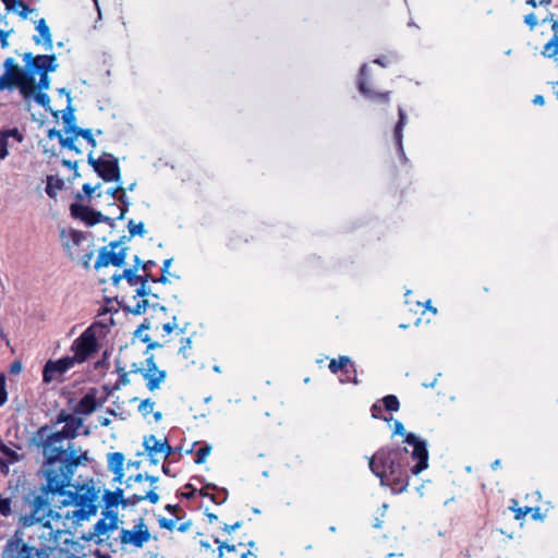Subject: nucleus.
<instances>
[{
  "label": "nucleus",
  "instance_id": "f257e3e1",
  "mask_svg": "<svg viewBox=\"0 0 558 558\" xmlns=\"http://www.w3.org/2000/svg\"><path fill=\"white\" fill-rule=\"evenodd\" d=\"M75 437V430L63 426L61 430L50 432L48 426L37 429V447H41L44 463L43 475L46 483L43 492L48 496L65 494V488L71 485L76 468L88 461L87 452H81L71 442Z\"/></svg>",
  "mask_w": 558,
  "mask_h": 558
},
{
  "label": "nucleus",
  "instance_id": "f03ea898",
  "mask_svg": "<svg viewBox=\"0 0 558 558\" xmlns=\"http://www.w3.org/2000/svg\"><path fill=\"white\" fill-rule=\"evenodd\" d=\"M66 514L63 515L47 509L41 496H37V558H62L59 549L60 538L66 535Z\"/></svg>",
  "mask_w": 558,
  "mask_h": 558
},
{
  "label": "nucleus",
  "instance_id": "7ed1b4c3",
  "mask_svg": "<svg viewBox=\"0 0 558 558\" xmlns=\"http://www.w3.org/2000/svg\"><path fill=\"white\" fill-rule=\"evenodd\" d=\"M407 454V448H383L368 462L372 472L380 478V484L390 485L395 493H402L409 486V474L402 462Z\"/></svg>",
  "mask_w": 558,
  "mask_h": 558
},
{
  "label": "nucleus",
  "instance_id": "20e7f679",
  "mask_svg": "<svg viewBox=\"0 0 558 558\" xmlns=\"http://www.w3.org/2000/svg\"><path fill=\"white\" fill-rule=\"evenodd\" d=\"M22 57L23 66L14 58L4 60V72L0 75V92L16 89L24 100L29 102L35 96V56L33 52H25Z\"/></svg>",
  "mask_w": 558,
  "mask_h": 558
},
{
  "label": "nucleus",
  "instance_id": "39448f33",
  "mask_svg": "<svg viewBox=\"0 0 558 558\" xmlns=\"http://www.w3.org/2000/svg\"><path fill=\"white\" fill-rule=\"evenodd\" d=\"M393 435L404 436V442L413 447L411 457L416 463L411 468V473L418 475L428 466V450L426 441L420 439L413 433H407L403 424L396 420L393 423Z\"/></svg>",
  "mask_w": 558,
  "mask_h": 558
},
{
  "label": "nucleus",
  "instance_id": "423d86ee",
  "mask_svg": "<svg viewBox=\"0 0 558 558\" xmlns=\"http://www.w3.org/2000/svg\"><path fill=\"white\" fill-rule=\"evenodd\" d=\"M99 489H96L93 485H82L75 495V504L77 507H80L78 511H74L73 514H70V511H66V513H61L63 518L68 514L69 518L65 519V523L69 519L72 517H77L78 519H85L90 514H96L98 509V499H99ZM56 513L57 512L54 511Z\"/></svg>",
  "mask_w": 558,
  "mask_h": 558
},
{
  "label": "nucleus",
  "instance_id": "0eeeda50",
  "mask_svg": "<svg viewBox=\"0 0 558 558\" xmlns=\"http://www.w3.org/2000/svg\"><path fill=\"white\" fill-rule=\"evenodd\" d=\"M157 487L141 493H132L128 498L123 497V489L117 488L114 492L105 490L104 501L107 509L117 508L122 506H135L141 501L148 500L150 504L156 505L159 501V495L156 493Z\"/></svg>",
  "mask_w": 558,
  "mask_h": 558
},
{
  "label": "nucleus",
  "instance_id": "6e6552de",
  "mask_svg": "<svg viewBox=\"0 0 558 558\" xmlns=\"http://www.w3.org/2000/svg\"><path fill=\"white\" fill-rule=\"evenodd\" d=\"M126 236H122L119 241H112L108 245L102 246L99 250L98 257L95 262V269H100L102 267H107L109 265H113L117 267H121L125 263L128 247L121 246L123 240Z\"/></svg>",
  "mask_w": 558,
  "mask_h": 558
},
{
  "label": "nucleus",
  "instance_id": "1a4fd4ad",
  "mask_svg": "<svg viewBox=\"0 0 558 558\" xmlns=\"http://www.w3.org/2000/svg\"><path fill=\"white\" fill-rule=\"evenodd\" d=\"M73 356L75 363H82L86 361L97 350V339L95 331L89 327L87 328L72 344Z\"/></svg>",
  "mask_w": 558,
  "mask_h": 558
},
{
  "label": "nucleus",
  "instance_id": "9d476101",
  "mask_svg": "<svg viewBox=\"0 0 558 558\" xmlns=\"http://www.w3.org/2000/svg\"><path fill=\"white\" fill-rule=\"evenodd\" d=\"M24 531L17 529L11 536L2 551L1 558H35L34 547L24 541Z\"/></svg>",
  "mask_w": 558,
  "mask_h": 558
},
{
  "label": "nucleus",
  "instance_id": "9b49d317",
  "mask_svg": "<svg viewBox=\"0 0 558 558\" xmlns=\"http://www.w3.org/2000/svg\"><path fill=\"white\" fill-rule=\"evenodd\" d=\"M74 366V359L64 356L57 361L49 360L43 369V381L50 384L52 381H62L63 375Z\"/></svg>",
  "mask_w": 558,
  "mask_h": 558
},
{
  "label": "nucleus",
  "instance_id": "f8f14e48",
  "mask_svg": "<svg viewBox=\"0 0 558 558\" xmlns=\"http://www.w3.org/2000/svg\"><path fill=\"white\" fill-rule=\"evenodd\" d=\"M61 238L63 240V246L65 247L68 255L73 260H75L76 257H80L81 253L84 252L85 243H92L88 241L84 232L77 230H71L69 232L63 230L61 232Z\"/></svg>",
  "mask_w": 558,
  "mask_h": 558
},
{
  "label": "nucleus",
  "instance_id": "ddd939ff",
  "mask_svg": "<svg viewBox=\"0 0 558 558\" xmlns=\"http://www.w3.org/2000/svg\"><path fill=\"white\" fill-rule=\"evenodd\" d=\"M14 508L20 512L27 508L29 509L28 513L20 515L19 522L23 529L35 524V494L33 492L24 494L21 498H16L14 501Z\"/></svg>",
  "mask_w": 558,
  "mask_h": 558
},
{
  "label": "nucleus",
  "instance_id": "4468645a",
  "mask_svg": "<svg viewBox=\"0 0 558 558\" xmlns=\"http://www.w3.org/2000/svg\"><path fill=\"white\" fill-rule=\"evenodd\" d=\"M121 543L130 544L135 547H142L150 538L149 531L143 520L140 521L132 530L121 531Z\"/></svg>",
  "mask_w": 558,
  "mask_h": 558
},
{
  "label": "nucleus",
  "instance_id": "2eb2a0df",
  "mask_svg": "<svg viewBox=\"0 0 558 558\" xmlns=\"http://www.w3.org/2000/svg\"><path fill=\"white\" fill-rule=\"evenodd\" d=\"M70 210L73 217L80 218L89 226H94L99 222L109 220V218L104 216L100 211H96L87 206L77 203L72 204Z\"/></svg>",
  "mask_w": 558,
  "mask_h": 558
},
{
  "label": "nucleus",
  "instance_id": "dca6fc26",
  "mask_svg": "<svg viewBox=\"0 0 558 558\" xmlns=\"http://www.w3.org/2000/svg\"><path fill=\"white\" fill-rule=\"evenodd\" d=\"M102 165L98 170V175L106 182H120L121 171L118 163V159L114 158L111 154H104Z\"/></svg>",
  "mask_w": 558,
  "mask_h": 558
},
{
  "label": "nucleus",
  "instance_id": "f3484780",
  "mask_svg": "<svg viewBox=\"0 0 558 558\" xmlns=\"http://www.w3.org/2000/svg\"><path fill=\"white\" fill-rule=\"evenodd\" d=\"M144 448L148 456L161 454L167 459L172 453V447L168 444L167 438L158 439L155 435L144 438Z\"/></svg>",
  "mask_w": 558,
  "mask_h": 558
},
{
  "label": "nucleus",
  "instance_id": "a211bd4d",
  "mask_svg": "<svg viewBox=\"0 0 558 558\" xmlns=\"http://www.w3.org/2000/svg\"><path fill=\"white\" fill-rule=\"evenodd\" d=\"M69 526L66 525V535L60 538L59 549L63 553L62 558H84V548L78 542L70 541Z\"/></svg>",
  "mask_w": 558,
  "mask_h": 558
},
{
  "label": "nucleus",
  "instance_id": "6ab92c4d",
  "mask_svg": "<svg viewBox=\"0 0 558 558\" xmlns=\"http://www.w3.org/2000/svg\"><path fill=\"white\" fill-rule=\"evenodd\" d=\"M124 454L122 452H112L108 456V468L114 474V481L121 482L124 472Z\"/></svg>",
  "mask_w": 558,
  "mask_h": 558
},
{
  "label": "nucleus",
  "instance_id": "aec40b11",
  "mask_svg": "<svg viewBox=\"0 0 558 558\" xmlns=\"http://www.w3.org/2000/svg\"><path fill=\"white\" fill-rule=\"evenodd\" d=\"M367 72V65L363 64L360 70V78H359V89L360 92L367 98H378L384 101H388L389 93H374L367 86L365 82V76Z\"/></svg>",
  "mask_w": 558,
  "mask_h": 558
},
{
  "label": "nucleus",
  "instance_id": "412c9836",
  "mask_svg": "<svg viewBox=\"0 0 558 558\" xmlns=\"http://www.w3.org/2000/svg\"><path fill=\"white\" fill-rule=\"evenodd\" d=\"M13 137L16 140V142L23 141V135L17 129L7 130V131H0V159H5L9 155L8 151V138Z\"/></svg>",
  "mask_w": 558,
  "mask_h": 558
},
{
  "label": "nucleus",
  "instance_id": "4be33fe9",
  "mask_svg": "<svg viewBox=\"0 0 558 558\" xmlns=\"http://www.w3.org/2000/svg\"><path fill=\"white\" fill-rule=\"evenodd\" d=\"M117 526H118L117 514L111 515L109 518V520L101 519L94 526L95 535H97L99 538H101L102 536H108V533L110 531L116 530Z\"/></svg>",
  "mask_w": 558,
  "mask_h": 558
},
{
  "label": "nucleus",
  "instance_id": "5701e85b",
  "mask_svg": "<svg viewBox=\"0 0 558 558\" xmlns=\"http://www.w3.org/2000/svg\"><path fill=\"white\" fill-rule=\"evenodd\" d=\"M58 69L56 54H37V72H54Z\"/></svg>",
  "mask_w": 558,
  "mask_h": 558
},
{
  "label": "nucleus",
  "instance_id": "b1692460",
  "mask_svg": "<svg viewBox=\"0 0 558 558\" xmlns=\"http://www.w3.org/2000/svg\"><path fill=\"white\" fill-rule=\"evenodd\" d=\"M398 113H399V121L395 128L393 137H395L396 144L398 146L400 156L405 159L403 145H402V130L407 123V114L402 108H399Z\"/></svg>",
  "mask_w": 558,
  "mask_h": 558
},
{
  "label": "nucleus",
  "instance_id": "393cba45",
  "mask_svg": "<svg viewBox=\"0 0 558 558\" xmlns=\"http://www.w3.org/2000/svg\"><path fill=\"white\" fill-rule=\"evenodd\" d=\"M143 377L146 380L148 390L154 391L160 387L162 381H165L166 372L155 367L153 372H149V375H143Z\"/></svg>",
  "mask_w": 558,
  "mask_h": 558
},
{
  "label": "nucleus",
  "instance_id": "a878e982",
  "mask_svg": "<svg viewBox=\"0 0 558 558\" xmlns=\"http://www.w3.org/2000/svg\"><path fill=\"white\" fill-rule=\"evenodd\" d=\"M158 480L159 478L154 475L136 474V475H132V476L128 477V480L125 481V487H126V489H132L134 487V485H141V484H143L144 481H148L150 483L149 489H151L153 487H156L155 484L158 482Z\"/></svg>",
  "mask_w": 558,
  "mask_h": 558
},
{
  "label": "nucleus",
  "instance_id": "bb28decb",
  "mask_svg": "<svg viewBox=\"0 0 558 558\" xmlns=\"http://www.w3.org/2000/svg\"><path fill=\"white\" fill-rule=\"evenodd\" d=\"M37 32L39 33V35L41 37L43 45H44L45 49L51 50L52 49V36L50 33V28L47 25L45 19H40L37 21Z\"/></svg>",
  "mask_w": 558,
  "mask_h": 558
},
{
  "label": "nucleus",
  "instance_id": "cd10ccee",
  "mask_svg": "<svg viewBox=\"0 0 558 558\" xmlns=\"http://www.w3.org/2000/svg\"><path fill=\"white\" fill-rule=\"evenodd\" d=\"M13 32V27L8 22L7 15L0 13V45L2 48L9 47V36Z\"/></svg>",
  "mask_w": 558,
  "mask_h": 558
},
{
  "label": "nucleus",
  "instance_id": "c85d7f7f",
  "mask_svg": "<svg viewBox=\"0 0 558 558\" xmlns=\"http://www.w3.org/2000/svg\"><path fill=\"white\" fill-rule=\"evenodd\" d=\"M80 411L89 415L97 409V401L94 393H86L78 403Z\"/></svg>",
  "mask_w": 558,
  "mask_h": 558
},
{
  "label": "nucleus",
  "instance_id": "c756f323",
  "mask_svg": "<svg viewBox=\"0 0 558 558\" xmlns=\"http://www.w3.org/2000/svg\"><path fill=\"white\" fill-rule=\"evenodd\" d=\"M71 133L82 136L90 145L93 150L97 147V141L95 140L90 129L73 126L71 129Z\"/></svg>",
  "mask_w": 558,
  "mask_h": 558
},
{
  "label": "nucleus",
  "instance_id": "7c9ffc66",
  "mask_svg": "<svg viewBox=\"0 0 558 558\" xmlns=\"http://www.w3.org/2000/svg\"><path fill=\"white\" fill-rule=\"evenodd\" d=\"M63 185V180L54 177H49L47 180L46 192L50 197L54 198L58 192L62 190Z\"/></svg>",
  "mask_w": 558,
  "mask_h": 558
},
{
  "label": "nucleus",
  "instance_id": "2f4dec72",
  "mask_svg": "<svg viewBox=\"0 0 558 558\" xmlns=\"http://www.w3.org/2000/svg\"><path fill=\"white\" fill-rule=\"evenodd\" d=\"M93 246L94 245L92 243H88L87 247L84 250L83 253H81L80 257L75 258L76 260H80L82 263V265L85 269H89V267H90V260L94 257V253H95Z\"/></svg>",
  "mask_w": 558,
  "mask_h": 558
},
{
  "label": "nucleus",
  "instance_id": "473e14b6",
  "mask_svg": "<svg viewBox=\"0 0 558 558\" xmlns=\"http://www.w3.org/2000/svg\"><path fill=\"white\" fill-rule=\"evenodd\" d=\"M542 53L547 58H555L558 54V36L551 37V39L544 46Z\"/></svg>",
  "mask_w": 558,
  "mask_h": 558
},
{
  "label": "nucleus",
  "instance_id": "72a5a7b5",
  "mask_svg": "<svg viewBox=\"0 0 558 558\" xmlns=\"http://www.w3.org/2000/svg\"><path fill=\"white\" fill-rule=\"evenodd\" d=\"M7 11L14 12L22 16L23 19H26L29 13H32V9H29L28 5H26L22 0H15V3L12 8H9Z\"/></svg>",
  "mask_w": 558,
  "mask_h": 558
},
{
  "label": "nucleus",
  "instance_id": "f704fd0d",
  "mask_svg": "<svg viewBox=\"0 0 558 558\" xmlns=\"http://www.w3.org/2000/svg\"><path fill=\"white\" fill-rule=\"evenodd\" d=\"M75 116H74V108L72 107V104L66 107V111L63 113V121L65 123L66 133H71V129L75 125Z\"/></svg>",
  "mask_w": 558,
  "mask_h": 558
},
{
  "label": "nucleus",
  "instance_id": "c9c22d12",
  "mask_svg": "<svg viewBox=\"0 0 558 558\" xmlns=\"http://www.w3.org/2000/svg\"><path fill=\"white\" fill-rule=\"evenodd\" d=\"M384 407L389 412H397L400 408V402L395 395H388L383 398Z\"/></svg>",
  "mask_w": 558,
  "mask_h": 558
},
{
  "label": "nucleus",
  "instance_id": "e433bc0d",
  "mask_svg": "<svg viewBox=\"0 0 558 558\" xmlns=\"http://www.w3.org/2000/svg\"><path fill=\"white\" fill-rule=\"evenodd\" d=\"M172 260H173L172 258H167L163 260L162 267H161V276L157 279H153L154 282H159L162 284L170 282L168 276L170 275L169 268L172 264Z\"/></svg>",
  "mask_w": 558,
  "mask_h": 558
},
{
  "label": "nucleus",
  "instance_id": "4c0bfd02",
  "mask_svg": "<svg viewBox=\"0 0 558 558\" xmlns=\"http://www.w3.org/2000/svg\"><path fill=\"white\" fill-rule=\"evenodd\" d=\"M128 229L130 233V238L135 235L144 236L146 233L144 222L135 223L133 220H130L128 223Z\"/></svg>",
  "mask_w": 558,
  "mask_h": 558
},
{
  "label": "nucleus",
  "instance_id": "58836bf2",
  "mask_svg": "<svg viewBox=\"0 0 558 558\" xmlns=\"http://www.w3.org/2000/svg\"><path fill=\"white\" fill-rule=\"evenodd\" d=\"M136 267H132L124 269L122 272V276H124V279H126L130 286H136L140 283V280H142V276L136 275Z\"/></svg>",
  "mask_w": 558,
  "mask_h": 558
},
{
  "label": "nucleus",
  "instance_id": "ea45409f",
  "mask_svg": "<svg viewBox=\"0 0 558 558\" xmlns=\"http://www.w3.org/2000/svg\"><path fill=\"white\" fill-rule=\"evenodd\" d=\"M350 363V359L348 356H340L338 360H331L329 363V369L331 373L337 374L344 366Z\"/></svg>",
  "mask_w": 558,
  "mask_h": 558
},
{
  "label": "nucleus",
  "instance_id": "a19ab883",
  "mask_svg": "<svg viewBox=\"0 0 558 558\" xmlns=\"http://www.w3.org/2000/svg\"><path fill=\"white\" fill-rule=\"evenodd\" d=\"M37 104L49 110L54 118L58 117V111H53L50 108V97L46 93L37 92Z\"/></svg>",
  "mask_w": 558,
  "mask_h": 558
},
{
  "label": "nucleus",
  "instance_id": "79ce46f5",
  "mask_svg": "<svg viewBox=\"0 0 558 558\" xmlns=\"http://www.w3.org/2000/svg\"><path fill=\"white\" fill-rule=\"evenodd\" d=\"M12 513V501L0 494V515L9 517Z\"/></svg>",
  "mask_w": 558,
  "mask_h": 558
},
{
  "label": "nucleus",
  "instance_id": "37998d69",
  "mask_svg": "<svg viewBox=\"0 0 558 558\" xmlns=\"http://www.w3.org/2000/svg\"><path fill=\"white\" fill-rule=\"evenodd\" d=\"M155 407V402L151 399H145L141 401L138 405V412L146 417L148 414L153 413Z\"/></svg>",
  "mask_w": 558,
  "mask_h": 558
},
{
  "label": "nucleus",
  "instance_id": "c03bdc74",
  "mask_svg": "<svg viewBox=\"0 0 558 558\" xmlns=\"http://www.w3.org/2000/svg\"><path fill=\"white\" fill-rule=\"evenodd\" d=\"M117 372L119 373V379L114 386V389H120V387L122 386H126L130 384V378H129V372H125V369L123 367H117Z\"/></svg>",
  "mask_w": 558,
  "mask_h": 558
},
{
  "label": "nucleus",
  "instance_id": "a18cd8bd",
  "mask_svg": "<svg viewBox=\"0 0 558 558\" xmlns=\"http://www.w3.org/2000/svg\"><path fill=\"white\" fill-rule=\"evenodd\" d=\"M148 305L149 304L147 300H141L137 301V303L133 307H128L126 310L133 315H141L146 312Z\"/></svg>",
  "mask_w": 558,
  "mask_h": 558
},
{
  "label": "nucleus",
  "instance_id": "49530a36",
  "mask_svg": "<svg viewBox=\"0 0 558 558\" xmlns=\"http://www.w3.org/2000/svg\"><path fill=\"white\" fill-rule=\"evenodd\" d=\"M7 376L4 373H0V407L3 405L7 402Z\"/></svg>",
  "mask_w": 558,
  "mask_h": 558
},
{
  "label": "nucleus",
  "instance_id": "de8ad7c7",
  "mask_svg": "<svg viewBox=\"0 0 558 558\" xmlns=\"http://www.w3.org/2000/svg\"><path fill=\"white\" fill-rule=\"evenodd\" d=\"M77 137H78V135L70 133V135L66 137L60 136L59 142L62 147L72 150L73 148H75V141L77 140Z\"/></svg>",
  "mask_w": 558,
  "mask_h": 558
},
{
  "label": "nucleus",
  "instance_id": "09e8293b",
  "mask_svg": "<svg viewBox=\"0 0 558 558\" xmlns=\"http://www.w3.org/2000/svg\"><path fill=\"white\" fill-rule=\"evenodd\" d=\"M39 80L37 81V92H41L49 88L50 78L46 72H37Z\"/></svg>",
  "mask_w": 558,
  "mask_h": 558
},
{
  "label": "nucleus",
  "instance_id": "8fccbe9b",
  "mask_svg": "<svg viewBox=\"0 0 558 558\" xmlns=\"http://www.w3.org/2000/svg\"><path fill=\"white\" fill-rule=\"evenodd\" d=\"M178 519H179L178 515H175L174 519L160 518L158 520V523L161 529H166L168 531H173L177 527Z\"/></svg>",
  "mask_w": 558,
  "mask_h": 558
},
{
  "label": "nucleus",
  "instance_id": "3c124183",
  "mask_svg": "<svg viewBox=\"0 0 558 558\" xmlns=\"http://www.w3.org/2000/svg\"><path fill=\"white\" fill-rule=\"evenodd\" d=\"M211 447L210 446H204L199 448L196 452V460L195 462L197 464H202L206 461L207 457L210 454Z\"/></svg>",
  "mask_w": 558,
  "mask_h": 558
},
{
  "label": "nucleus",
  "instance_id": "603ef678",
  "mask_svg": "<svg viewBox=\"0 0 558 558\" xmlns=\"http://www.w3.org/2000/svg\"><path fill=\"white\" fill-rule=\"evenodd\" d=\"M148 295H151L154 298H158L157 294L153 293L150 288L148 287V284H145L143 282V284L141 283L140 288L136 290V293L134 295V298H145V296H148Z\"/></svg>",
  "mask_w": 558,
  "mask_h": 558
},
{
  "label": "nucleus",
  "instance_id": "864d4df0",
  "mask_svg": "<svg viewBox=\"0 0 558 558\" xmlns=\"http://www.w3.org/2000/svg\"><path fill=\"white\" fill-rule=\"evenodd\" d=\"M141 340L147 344V350L146 352L150 351V350H155V349H159L162 347L161 343L157 342V341H154L151 340L150 336L149 335H144L141 337Z\"/></svg>",
  "mask_w": 558,
  "mask_h": 558
},
{
  "label": "nucleus",
  "instance_id": "5fc2aeb1",
  "mask_svg": "<svg viewBox=\"0 0 558 558\" xmlns=\"http://www.w3.org/2000/svg\"><path fill=\"white\" fill-rule=\"evenodd\" d=\"M215 543L218 544V558L223 557V549H227L230 553L235 551V545H229L226 543L220 542L218 538L215 539Z\"/></svg>",
  "mask_w": 558,
  "mask_h": 558
},
{
  "label": "nucleus",
  "instance_id": "6e6d98bb",
  "mask_svg": "<svg viewBox=\"0 0 558 558\" xmlns=\"http://www.w3.org/2000/svg\"><path fill=\"white\" fill-rule=\"evenodd\" d=\"M94 150L92 149L87 156V161L88 163L93 167V169L95 170V172H98L99 168L101 167L102 165V160L104 158H99V159H95L94 158V155H93Z\"/></svg>",
  "mask_w": 558,
  "mask_h": 558
},
{
  "label": "nucleus",
  "instance_id": "4d7b16f0",
  "mask_svg": "<svg viewBox=\"0 0 558 558\" xmlns=\"http://www.w3.org/2000/svg\"><path fill=\"white\" fill-rule=\"evenodd\" d=\"M146 368H144L143 371H141V374L142 376L143 375H149V372H153L155 369V367H157L156 365V362H155V357L153 354H150L147 359H146Z\"/></svg>",
  "mask_w": 558,
  "mask_h": 558
},
{
  "label": "nucleus",
  "instance_id": "13d9d810",
  "mask_svg": "<svg viewBox=\"0 0 558 558\" xmlns=\"http://www.w3.org/2000/svg\"><path fill=\"white\" fill-rule=\"evenodd\" d=\"M178 318L177 316H173L172 317V320L171 322H168L166 324L162 325V330L165 333L169 335L171 333L174 329L178 328V323H177Z\"/></svg>",
  "mask_w": 558,
  "mask_h": 558
},
{
  "label": "nucleus",
  "instance_id": "bf43d9fd",
  "mask_svg": "<svg viewBox=\"0 0 558 558\" xmlns=\"http://www.w3.org/2000/svg\"><path fill=\"white\" fill-rule=\"evenodd\" d=\"M150 328H153V320H151V318H148V317H147V318H145V319L143 320V323L138 326V328L135 330L134 335H135V336L141 337L140 335H141V332H142L143 330H148V329H150Z\"/></svg>",
  "mask_w": 558,
  "mask_h": 558
},
{
  "label": "nucleus",
  "instance_id": "052dcab7",
  "mask_svg": "<svg viewBox=\"0 0 558 558\" xmlns=\"http://www.w3.org/2000/svg\"><path fill=\"white\" fill-rule=\"evenodd\" d=\"M118 185L116 187H110L107 190V194L113 198H118V194L123 191V186H122V180L120 179V182H117Z\"/></svg>",
  "mask_w": 558,
  "mask_h": 558
},
{
  "label": "nucleus",
  "instance_id": "680f3d73",
  "mask_svg": "<svg viewBox=\"0 0 558 558\" xmlns=\"http://www.w3.org/2000/svg\"><path fill=\"white\" fill-rule=\"evenodd\" d=\"M524 23L531 28L533 29L536 25H537V19H536V15L534 13H530L527 15H525L524 17Z\"/></svg>",
  "mask_w": 558,
  "mask_h": 558
},
{
  "label": "nucleus",
  "instance_id": "e2e57ef3",
  "mask_svg": "<svg viewBox=\"0 0 558 558\" xmlns=\"http://www.w3.org/2000/svg\"><path fill=\"white\" fill-rule=\"evenodd\" d=\"M192 345L191 338H183L181 339V347L179 349V353L185 356V352L187 349H190Z\"/></svg>",
  "mask_w": 558,
  "mask_h": 558
},
{
  "label": "nucleus",
  "instance_id": "0e129e2a",
  "mask_svg": "<svg viewBox=\"0 0 558 558\" xmlns=\"http://www.w3.org/2000/svg\"><path fill=\"white\" fill-rule=\"evenodd\" d=\"M515 514H514V518L517 520H521L523 518H525V515L531 511V508L530 507H525V508H518V509H513Z\"/></svg>",
  "mask_w": 558,
  "mask_h": 558
},
{
  "label": "nucleus",
  "instance_id": "69168bd1",
  "mask_svg": "<svg viewBox=\"0 0 558 558\" xmlns=\"http://www.w3.org/2000/svg\"><path fill=\"white\" fill-rule=\"evenodd\" d=\"M100 187V183H98L96 186H92L89 183L83 184V192L86 196L90 197L92 194L96 191V189Z\"/></svg>",
  "mask_w": 558,
  "mask_h": 558
},
{
  "label": "nucleus",
  "instance_id": "338daca9",
  "mask_svg": "<svg viewBox=\"0 0 558 558\" xmlns=\"http://www.w3.org/2000/svg\"><path fill=\"white\" fill-rule=\"evenodd\" d=\"M22 369H23V365L20 361L13 362L10 366V373L14 374V375L20 374L22 372Z\"/></svg>",
  "mask_w": 558,
  "mask_h": 558
},
{
  "label": "nucleus",
  "instance_id": "774afa93",
  "mask_svg": "<svg viewBox=\"0 0 558 558\" xmlns=\"http://www.w3.org/2000/svg\"><path fill=\"white\" fill-rule=\"evenodd\" d=\"M117 199L122 203L123 207H128L131 205V202L129 201V197L125 194V189H123V191L120 192Z\"/></svg>",
  "mask_w": 558,
  "mask_h": 558
}]
</instances>
